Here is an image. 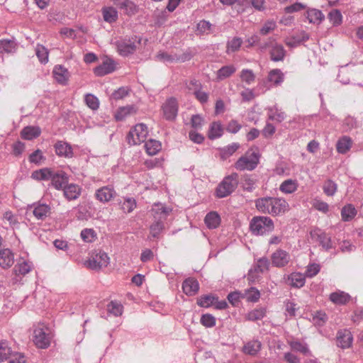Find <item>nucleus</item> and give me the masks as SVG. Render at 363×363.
Segmentation results:
<instances>
[{"instance_id":"obj_37","label":"nucleus","mask_w":363,"mask_h":363,"mask_svg":"<svg viewBox=\"0 0 363 363\" xmlns=\"http://www.w3.org/2000/svg\"><path fill=\"white\" fill-rule=\"evenodd\" d=\"M236 71L233 65L223 66L217 71L216 79L218 81H222L230 77Z\"/></svg>"},{"instance_id":"obj_43","label":"nucleus","mask_w":363,"mask_h":363,"mask_svg":"<svg viewBox=\"0 0 363 363\" xmlns=\"http://www.w3.org/2000/svg\"><path fill=\"white\" fill-rule=\"evenodd\" d=\"M268 80L274 85H279L284 80V74L280 69H272L269 73Z\"/></svg>"},{"instance_id":"obj_33","label":"nucleus","mask_w":363,"mask_h":363,"mask_svg":"<svg viewBox=\"0 0 363 363\" xmlns=\"http://www.w3.org/2000/svg\"><path fill=\"white\" fill-rule=\"evenodd\" d=\"M289 284L292 287L301 288L305 284V276L301 273L294 272L288 277Z\"/></svg>"},{"instance_id":"obj_5","label":"nucleus","mask_w":363,"mask_h":363,"mask_svg":"<svg viewBox=\"0 0 363 363\" xmlns=\"http://www.w3.org/2000/svg\"><path fill=\"white\" fill-rule=\"evenodd\" d=\"M51 335L49 328L43 324H38L33 331V342L35 345L41 349L50 346Z\"/></svg>"},{"instance_id":"obj_54","label":"nucleus","mask_w":363,"mask_h":363,"mask_svg":"<svg viewBox=\"0 0 363 363\" xmlns=\"http://www.w3.org/2000/svg\"><path fill=\"white\" fill-rule=\"evenodd\" d=\"M328 18L333 26H339L342 23V16L337 9H333L328 13Z\"/></svg>"},{"instance_id":"obj_18","label":"nucleus","mask_w":363,"mask_h":363,"mask_svg":"<svg viewBox=\"0 0 363 363\" xmlns=\"http://www.w3.org/2000/svg\"><path fill=\"white\" fill-rule=\"evenodd\" d=\"M33 208V216L38 220H45L51 213L50 206L45 203H35Z\"/></svg>"},{"instance_id":"obj_45","label":"nucleus","mask_w":363,"mask_h":363,"mask_svg":"<svg viewBox=\"0 0 363 363\" xmlns=\"http://www.w3.org/2000/svg\"><path fill=\"white\" fill-rule=\"evenodd\" d=\"M121 209L124 213H130L136 207V201L133 198H125L123 201L120 202Z\"/></svg>"},{"instance_id":"obj_47","label":"nucleus","mask_w":363,"mask_h":363,"mask_svg":"<svg viewBox=\"0 0 363 363\" xmlns=\"http://www.w3.org/2000/svg\"><path fill=\"white\" fill-rule=\"evenodd\" d=\"M164 229L162 220H155V222L150 227V234L152 238H158Z\"/></svg>"},{"instance_id":"obj_13","label":"nucleus","mask_w":363,"mask_h":363,"mask_svg":"<svg viewBox=\"0 0 363 363\" xmlns=\"http://www.w3.org/2000/svg\"><path fill=\"white\" fill-rule=\"evenodd\" d=\"M113 4L125 14L132 16L138 12V7L131 0H111Z\"/></svg>"},{"instance_id":"obj_41","label":"nucleus","mask_w":363,"mask_h":363,"mask_svg":"<svg viewBox=\"0 0 363 363\" xmlns=\"http://www.w3.org/2000/svg\"><path fill=\"white\" fill-rule=\"evenodd\" d=\"M145 147L148 155H155L161 150L162 145L158 140L150 139L145 143Z\"/></svg>"},{"instance_id":"obj_51","label":"nucleus","mask_w":363,"mask_h":363,"mask_svg":"<svg viewBox=\"0 0 363 363\" xmlns=\"http://www.w3.org/2000/svg\"><path fill=\"white\" fill-rule=\"evenodd\" d=\"M35 52L38 58L42 63H47L48 62V50L42 45H38L35 48Z\"/></svg>"},{"instance_id":"obj_40","label":"nucleus","mask_w":363,"mask_h":363,"mask_svg":"<svg viewBox=\"0 0 363 363\" xmlns=\"http://www.w3.org/2000/svg\"><path fill=\"white\" fill-rule=\"evenodd\" d=\"M190 84L193 86H195V89L194 91V94L195 97L201 103L204 104L208 101V94L199 89L201 84L198 83L196 80L191 81Z\"/></svg>"},{"instance_id":"obj_62","label":"nucleus","mask_w":363,"mask_h":363,"mask_svg":"<svg viewBox=\"0 0 363 363\" xmlns=\"http://www.w3.org/2000/svg\"><path fill=\"white\" fill-rule=\"evenodd\" d=\"M276 23L274 21H267L264 23L262 28L260 29V33L263 35H267L271 31H273L276 28Z\"/></svg>"},{"instance_id":"obj_8","label":"nucleus","mask_w":363,"mask_h":363,"mask_svg":"<svg viewBox=\"0 0 363 363\" xmlns=\"http://www.w3.org/2000/svg\"><path fill=\"white\" fill-rule=\"evenodd\" d=\"M140 44V40L137 37L131 39H123L117 41L116 46L119 54L122 56H128L133 54Z\"/></svg>"},{"instance_id":"obj_32","label":"nucleus","mask_w":363,"mask_h":363,"mask_svg":"<svg viewBox=\"0 0 363 363\" xmlns=\"http://www.w3.org/2000/svg\"><path fill=\"white\" fill-rule=\"evenodd\" d=\"M357 213V211L352 204L345 206L341 210L342 220L345 222L352 220Z\"/></svg>"},{"instance_id":"obj_25","label":"nucleus","mask_w":363,"mask_h":363,"mask_svg":"<svg viewBox=\"0 0 363 363\" xmlns=\"http://www.w3.org/2000/svg\"><path fill=\"white\" fill-rule=\"evenodd\" d=\"M285 55L286 51L283 45L276 43L272 46L270 50V57L272 61H282L285 57Z\"/></svg>"},{"instance_id":"obj_4","label":"nucleus","mask_w":363,"mask_h":363,"mask_svg":"<svg viewBox=\"0 0 363 363\" xmlns=\"http://www.w3.org/2000/svg\"><path fill=\"white\" fill-rule=\"evenodd\" d=\"M259 160V155L255 152L247 151L235 163V168L239 171H252L255 169Z\"/></svg>"},{"instance_id":"obj_11","label":"nucleus","mask_w":363,"mask_h":363,"mask_svg":"<svg viewBox=\"0 0 363 363\" xmlns=\"http://www.w3.org/2000/svg\"><path fill=\"white\" fill-rule=\"evenodd\" d=\"M337 345L342 349L350 348L352 345L353 336L347 329L339 330L336 335Z\"/></svg>"},{"instance_id":"obj_63","label":"nucleus","mask_w":363,"mask_h":363,"mask_svg":"<svg viewBox=\"0 0 363 363\" xmlns=\"http://www.w3.org/2000/svg\"><path fill=\"white\" fill-rule=\"evenodd\" d=\"M45 157L43 155V153L40 150H35L29 157V161L37 164H40L41 161L45 160Z\"/></svg>"},{"instance_id":"obj_24","label":"nucleus","mask_w":363,"mask_h":363,"mask_svg":"<svg viewBox=\"0 0 363 363\" xmlns=\"http://www.w3.org/2000/svg\"><path fill=\"white\" fill-rule=\"evenodd\" d=\"M41 133L38 126H26L21 132V136L24 140H30L38 138Z\"/></svg>"},{"instance_id":"obj_10","label":"nucleus","mask_w":363,"mask_h":363,"mask_svg":"<svg viewBox=\"0 0 363 363\" xmlns=\"http://www.w3.org/2000/svg\"><path fill=\"white\" fill-rule=\"evenodd\" d=\"M271 259L273 266L280 268L289 264L291 256L286 251L279 249L272 255Z\"/></svg>"},{"instance_id":"obj_35","label":"nucleus","mask_w":363,"mask_h":363,"mask_svg":"<svg viewBox=\"0 0 363 363\" xmlns=\"http://www.w3.org/2000/svg\"><path fill=\"white\" fill-rule=\"evenodd\" d=\"M54 171L49 168H43L39 170L34 171L32 173L31 177L36 180H51Z\"/></svg>"},{"instance_id":"obj_57","label":"nucleus","mask_w":363,"mask_h":363,"mask_svg":"<svg viewBox=\"0 0 363 363\" xmlns=\"http://www.w3.org/2000/svg\"><path fill=\"white\" fill-rule=\"evenodd\" d=\"M323 191L328 196H333L337 191V184L332 180H327L325 182L323 186Z\"/></svg>"},{"instance_id":"obj_39","label":"nucleus","mask_w":363,"mask_h":363,"mask_svg":"<svg viewBox=\"0 0 363 363\" xmlns=\"http://www.w3.org/2000/svg\"><path fill=\"white\" fill-rule=\"evenodd\" d=\"M261 346L258 340L250 341L243 347V352L250 355H255L260 350Z\"/></svg>"},{"instance_id":"obj_27","label":"nucleus","mask_w":363,"mask_h":363,"mask_svg":"<svg viewBox=\"0 0 363 363\" xmlns=\"http://www.w3.org/2000/svg\"><path fill=\"white\" fill-rule=\"evenodd\" d=\"M17 48V44L13 40L2 39L0 40V53H13Z\"/></svg>"},{"instance_id":"obj_50","label":"nucleus","mask_w":363,"mask_h":363,"mask_svg":"<svg viewBox=\"0 0 363 363\" xmlns=\"http://www.w3.org/2000/svg\"><path fill=\"white\" fill-rule=\"evenodd\" d=\"M266 314V310L264 308H259L249 312L247 314V319L249 320H258L262 319Z\"/></svg>"},{"instance_id":"obj_20","label":"nucleus","mask_w":363,"mask_h":363,"mask_svg":"<svg viewBox=\"0 0 363 363\" xmlns=\"http://www.w3.org/2000/svg\"><path fill=\"white\" fill-rule=\"evenodd\" d=\"M14 262V256L9 249L0 250V267L4 269L11 267Z\"/></svg>"},{"instance_id":"obj_7","label":"nucleus","mask_w":363,"mask_h":363,"mask_svg":"<svg viewBox=\"0 0 363 363\" xmlns=\"http://www.w3.org/2000/svg\"><path fill=\"white\" fill-rule=\"evenodd\" d=\"M147 135L148 131L146 125L140 123L130 130L127 136V140L130 145H139L146 140Z\"/></svg>"},{"instance_id":"obj_52","label":"nucleus","mask_w":363,"mask_h":363,"mask_svg":"<svg viewBox=\"0 0 363 363\" xmlns=\"http://www.w3.org/2000/svg\"><path fill=\"white\" fill-rule=\"evenodd\" d=\"M242 43V40L240 38L235 37L231 40L228 41L227 43V52H234L238 51Z\"/></svg>"},{"instance_id":"obj_12","label":"nucleus","mask_w":363,"mask_h":363,"mask_svg":"<svg viewBox=\"0 0 363 363\" xmlns=\"http://www.w3.org/2000/svg\"><path fill=\"white\" fill-rule=\"evenodd\" d=\"M115 69V62L110 58H107L101 65L94 68V73L96 76L102 77L113 72Z\"/></svg>"},{"instance_id":"obj_14","label":"nucleus","mask_w":363,"mask_h":363,"mask_svg":"<svg viewBox=\"0 0 363 363\" xmlns=\"http://www.w3.org/2000/svg\"><path fill=\"white\" fill-rule=\"evenodd\" d=\"M52 74L56 82L62 85H66L70 77L68 69L60 65L55 66Z\"/></svg>"},{"instance_id":"obj_53","label":"nucleus","mask_w":363,"mask_h":363,"mask_svg":"<svg viewBox=\"0 0 363 363\" xmlns=\"http://www.w3.org/2000/svg\"><path fill=\"white\" fill-rule=\"evenodd\" d=\"M240 79L242 82L247 84H251L255 80V75L252 70L248 69H244L240 72Z\"/></svg>"},{"instance_id":"obj_36","label":"nucleus","mask_w":363,"mask_h":363,"mask_svg":"<svg viewBox=\"0 0 363 363\" xmlns=\"http://www.w3.org/2000/svg\"><path fill=\"white\" fill-rule=\"evenodd\" d=\"M104 19L106 22L113 23L116 21L118 17L117 10L112 7H105L102 9Z\"/></svg>"},{"instance_id":"obj_29","label":"nucleus","mask_w":363,"mask_h":363,"mask_svg":"<svg viewBox=\"0 0 363 363\" xmlns=\"http://www.w3.org/2000/svg\"><path fill=\"white\" fill-rule=\"evenodd\" d=\"M137 112V108L133 105H128L118 108L115 114L117 121H123L128 116L134 114Z\"/></svg>"},{"instance_id":"obj_56","label":"nucleus","mask_w":363,"mask_h":363,"mask_svg":"<svg viewBox=\"0 0 363 363\" xmlns=\"http://www.w3.org/2000/svg\"><path fill=\"white\" fill-rule=\"evenodd\" d=\"M316 235L318 240L323 248L329 250L332 247L330 238L325 233L320 232V233H316Z\"/></svg>"},{"instance_id":"obj_30","label":"nucleus","mask_w":363,"mask_h":363,"mask_svg":"<svg viewBox=\"0 0 363 363\" xmlns=\"http://www.w3.org/2000/svg\"><path fill=\"white\" fill-rule=\"evenodd\" d=\"M204 221L209 229H215L220 225V218L218 213L212 211L207 213Z\"/></svg>"},{"instance_id":"obj_31","label":"nucleus","mask_w":363,"mask_h":363,"mask_svg":"<svg viewBox=\"0 0 363 363\" xmlns=\"http://www.w3.org/2000/svg\"><path fill=\"white\" fill-rule=\"evenodd\" d=\"M289 345L291 350L295 352H298L307 356H310L311 354L308 345L305 342H302L298 340H292L289 342Z\"/></svg>"},{"instance_id":"obj_17","label":"nucleus","mask_w":363,"mask_h":363,"mask_svg":"<svg viewBox=\"0 0 363 363\" xmlns=\"http://www.w3.org/2000/svg\"><path fill=\"white\" fill-rule=\"evenodd\" d=\"M115 195V191L113 188L106 186L96 191L95 196L97 200L102 203H106L111 201Z\"/></svg>"},{"instance_id":"obj_42","label":"nucleus","mask_w":363,"mask_h":363,"mask_svg":"<svg viewBox=\"0 0 363 363\" xmlns=\"http://www.w3.org/2000/svg\"><path fill=\"white\" fill-rule=\"evenodd\" d=\"M307 18L310 23H320L324 18V15L320 10L309 9L307 11Z\"/></svg>"},{"instance_id":"obj_61","label":"nucleus","mask_w":363,"mask_h":363,"mask_svg":"<svg viewBox=\"0 0 363 363\" xmlns=\"http://www.w3.org/2000/svg\"><path fill=\"white\" fill-rule=\"evenodd\" d=\"M200 322L206 328H212L216 325V318L211 314L206 313L202 315Z\"/></svg>"},{"instance_id":"obj_44","label":"nucleus","mask_w":363,"mask_h":363,"mask_svg":"<svg viewBox=\"0 0 363 363\" xmlns=\"http://www.w3.org/2000/svg\"><path fill=\"white\" fill-rule=\"evenodd\" d=\"M155 59L157 61H160L164 63L177 62V54H169L166 52H159L156 55Z\"/></svg>"},{"instance_id":"obj_21","label":"nucleus","mask_w":363,"mask_h":363,"mask_svg":"<svg viewBox=\"0 0 363 363\" xmlns=\"http://www.w3.org/2000/svg\"><path fill=\"white\" fill-rule=\"evenodd\" d=\"M151 211L155 220L164 221L171 211V209L162 204L158 203L152 207Z\"/></svg>"},{"instance_id":"obj_28","label":"nucleus","mask_w":363,"mask_h":363,"mask_svg":"<svg viewBox=\"0 0 363 363\" xmlns=\"http://www.w3.org/2000/svg\"><path fill=\"white\" fill-rule=\"evenodd\" d=\"M350 299V296L344 291H335L330 295V300L337 305H344Z\"/></svg>"},{"instance_id":"obj_6","label":"nucleus","mask_w":363,"mask_h":363,"mask_svg":"<svg viewBox=\"0 0 363 363\" xmlns=\"http://www.w3.org/2000/svg\"><path fill=\"white\" fill-rule=\"evenodd\" d=\"M109 264L108 255L102 250H96L92 252L89 260L86 261L85 266L92 270H99Z\"/></svg>"},{"instance_id":"obj_48","label":"nucleus","mask_w":363,"mask_h":363,"mask_svg":"<svg viewBox=\"0 0 363 363\" xmlns=\"http://www.w3.org/2000/svg\"><path fill=\"white\" fill-rule=\"evenodd\" d=\"M12 354V351L8 345L6 341L0 342V362H3L9 359Z\"/></svg>"},{"instance_id":"obj_60","label":"nucleus","mask_w":363,"mask_h":363,"mask_svg":"<svg viewBox=\"0 0 363 363\" xmlns=\"http://www.w3.org/2000/svg\"><path fill=\"white\" fill-rule=\"evenodd\" d=\"M108 311L109 313L113 314L115 316H118L122 314L123 306L116 301H111L108 305Z\"/></svg>"},{"instance_id":"obj_22","label":"nucleus","mask_w":363,"mask_h":363,"mask_svg":"<svg viewBox=\"0 0 363 363\" xmlns=\"http://www.w3.org/2000/svg\"><path fill=\"white\" fill-rule=\"evenodd\" d=\"M55 152L59 156L70 158L73 156L72 148L65 142L58 141L55 145Z\"/></svg>"},{"instance_id":"obj_34","label":"nucleus","mask_w":363,"mask_h":363,"mask_svg":"<svg viewBox=\"0 0 363 363\" xmlns=\"http://www.w3.org/2000/svg\"><path fill=\"white\" fill-rule=\"evenodd\" d=\"M352 141L350 137L344 136L340 138L336 145L339 153L345 154L351 148Z\"/></svg>"},{"instance_id":"obj_3","label":"nucleus","mask_w":363,"mask_h":363,"mask_svg":"<svg viewBox=\"0 0 363 363\" xmlns=\"http://www.w3.org/2000/svg\"><path fill=\"white\" fill-rule=\"evenodd\" d=\"M273 220L267 216H255L250 224V228L252 234L263 235L272 232L274 229Z\"/></svg>"},{"instance_id":"obj_59","label":"nucleus","mask_w":363,"mask_h":363,"mask_svg":"<svg viewBox=\"0 0 363 363\" xmlns=\"http://www.w3.org/2000/svg\"><path fill=\"white\" fill-rule=\"evenodd\" d=\"M256 179L250 176H245L242 182L243 189L247 191H252L255 189Z\"/></svg>"},{"instance_id":"obj_64","label":"nucleus","mask_w":363,"mask_h":363,"mask_svg":"<svg viewBox=\"0 0 363 363\" xmlns=\"http://www.w3.org/2000/svg\"><path fill=\"white\" fill-rule=\"evenodd\" d=\"M320 265L315 263L311 264L307 267L306 275L308 277H313L320 272Z\"/></svg>"},{"instance_id":"obj_49","label":"nucleus","mask_w":363,"mask_h":363,"mask_svg":"<svg viewBox=\"0 0 363 363\" xmlns=\"http://www.w3.org/2000/svg\"><path fill=\"white\" fill-rule=\"evenodd\" d=\"M216 300H217V298L213 295H204L198 299L197 304L201 307L208 308L214 304Z\"/></svg>"},{"instance_id":"obj_23","label":"nucleus","mask_w":363,"mask_h":363,"mask_svg":"<svg viewBox=\"0 0 363 363\" xmlns=\"http://www.w3.org/2000/svg\"><path fill=\"white\" fill-rule=\"evenodd\" d=\"M81 190L78 185L70 184L64 187V196L69 201L75 200L80 196Z\"/></svg>"},{"instance_id":"obj_26","label":"nucleus","mask_w":363,"mask_h":363,"mask_svg":"<svg viewBox=\"0 0 363 363\" xmlns=\"http://www.w3.org/2000/svg\"><path fill=\"white\" fill-rule=\"evenodd\" d=\"M298 187V184L296 180L291 179L284 181L279 186V190L286 194H289L295 192Z\"/></svg>"},{"instance_id":"obj_2","label":"nucleus","mask_w":363,"mask_h":363,"mask_svg":"<svg viewBox=\"0 0 363 363\" xmlns=\"http://www.w3.org/2000/svg\"><path fill=\"white\" fill-rule=\"evenodd\" d=\"M239 175L238 173H232L225 176L220 182L216 189V196L218 198H225L230 195L238 187Z\"/></svg>"},{"instance_id":"obj_15","label":"nucleus","mask_w":363,"mask_h":363,"mask_svg":"<svg viewBox=\"0 0 363 363\" xmlns=\"http://www.w3.org/2000/svg\"><path fill=\"white\" fill-rule=\"evenodd\" d=\"M269 264V261L267 257L259 258L254 265L253 269L250 270L248 273V279L251 280L255 279L254 273H263L268 271Z\"/></svg>"},{"instance_id":"obj_9","label":"nucleus","mask_w":363,"mask_h":363,"mask_svg":"<svg viewBox=\"0 0 363 363\" xmlns=\"http://www.w3.org/2000/svg\"><path fill=\"white\" fill-rule=\"evenodd\" d=\"M162 111L164 118L167 120L175 119L178 112V103L175 98H169L162 106Z\"/></svg>"},{"instance_id":"obj_55","label":"nucleus","mask_w":363,"mask_h":363,"mask_svg":"<svg viewBox=\"0 0 363 363\" xmlns=\"http://www.w3.org/2000/svg\"><path fill=\"white\" fill-rule=\"evenodd\" d=\"M285 113L281 111H279L276 107L271 108L269 109V119L272 121H276L277 122H281L285 119Z\"/></svg>"},{"instance_id":"obj_16","label":"nucleus","mask_w":363,"mask_h":363,"mask_svg":"<svg viewBox=\"0 0 363 363\" xmlns=\"http://www.w3.org/2000/svg\"><path fill=\"white\" fill-rule=\"evenodd\" d=\"M68 182L67 174L63 171L55 172L51 178V184L56 189H64Z\"/></svg>"},{"instance_id":"obj_58","label":"nucleus","mask_w":363,"mask_h":363,"mask_svg":"<svg viewBox=\"0 0 363 363\" xmlns=\"http://www.w3.org/2000/svg\"><path fill=\"white\" fill-rule=\"evenodd\" d=\"M86 104L92 110H97L99 107V99L91 94H87L85 95Z\"/></svg>"},{"instance_id":"obj_19","label":"nucleus","mask_w":363,"mask_h":363,"mask_svg":"<svg viewBox=\"0 0 363 363\" xmlns=\"http://www.w3.org/2000/svg\"><path fill=\"white\" fill-rule=\"evenodd\" d=\"M182 289L187 296H194L199 289V284L196 279L189 277L183 281Z\"/></svg>"},{"instance_id":"obj_1","label":"nucleus","mask_w":363,"mask_h":363,"mask_svg":"<svg viewBox=\"0 0 363 363\" xmlns=\"http://www.w3.org/2000/svg\"><path fill=\"white\" fill-rule=\"evenodd\" d=\"M255 206L259 212L272 216L283 214L289 208V205L284 199L271 196L257 199Z\"/></svg>"},{"instance_id":"obj_38","label":"nucleus","mask_w":363,"mask_h":363,"mask_svg":"<svg viewBox=\"0 0 363 363\" xmlns=\"http://www.w3.org/2000/svg\"><path fill=\"white\" fill-rule=\"evenodd\" d=\"M223 133V129L220 123L213 122L210 126L208 136L209 139L214 140L221 137Z\"/></svg>"},{"instance_id":"obj_46","label":"nucleus","mask_w":363,"mask_h":363,"mask_svg":"<svg viewBox=\"0 0 363 363\" xmlns=\"http://www.w3.org/2000/svg\"><path fill=\"white\" fill-rule=\"evenodd\" d=\"M31 270V264L29 262L23 260L19 262L14 267L16 274L25 275Z\"/></svg>"}]
</instances>
